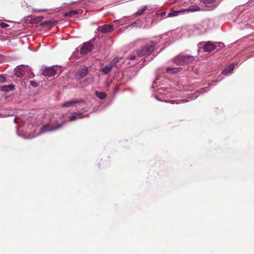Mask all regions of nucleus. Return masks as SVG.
Segmentation results:
<instances>
[{"instance_id": "1", "label": "nucleus", "mask_w": 254, "mask_h": 254, "mask_svg": "<svg viewBox=\"0 0 254 254\" xmlns=\"http://www.w3.org/2000/svg\"><path fill=\"white\" fill-rule=\"evenodd\" d=\"M194 61V57L190 55H178L173 59V62L178 65L188 64Z\"/></svg>"}, {"instance_id": "2", "label": "nucleus", "mask_w": 254, "mask_h": 254, "mask_svg": "<svg viewBox=\"0 0 254 254\" xmlns=\"http://www.w3.org/2000/svg\"><path fill=\"white\" fill-rule=\"evenodd\" d=\"M155 45H146L142 47L137 51V54L139 57H143L150 55L154 50Z\"/></svg>"}, {"instance_id": "3", "label": "nucleus", "mask_w": 254, "mask_h": 254, "mask_svg": "<svg viewBox=\"0 0 254 254\" xmlns=\"http://www.w3.org/2000/svg\"><path fill=\"white\" fill-rule=\"evenodd\" d=\"M120 60V58H114L108 65H106L101 68L100 71L105 74L109 73L113 69V67L116 66V64L119 62Z\"/></svg>"}, {"instance_id": "4", "label": "nucleus", "mask_w": 254, "mask_h": 254, "mask_svg": "<svg viewBox=\"0 0 254 254\" xmlns=\"http://www.w3.org/2000/svg\"><path fill=\"white\" fill-rule=\"evenodd\" d=\"M64 123H60L56 126L51 125L50 124H46L41 127L40 133H43L47 131L55 130L62 127Z\"/></svg>"}, {"instance_id": "5", "label": "nucleus", "mask_w": 254, "mask_h": 254, "mask_svg": "<svg viewBox=\"0 0 254 254\" xmlns=\"http://www.w3.org/2000/svg\"><path fill=\"white\" fill-rule=\"evenodd\" d=\"M88 68L85 66H82L78 71L75 74V76L78 78L81 79L85 77L87 74Z\"/></svg>"}, {"instance_id": "6", "label": "nucleus", "mask_w": 254, "mask_h": 254, "mask_svg": "<svg viewBox=\"0 0 254 254\" xmlns=\"http://www.w3.org/2000/svg\"><path fill=\"white\" fill-rule=\"evenodd\" d=\"M93 45L90 42L85 43L80 49L82 54H86L90 52L93 49Z\"/></svg>"}, {"instance_id": "7", "label": "nucleus", "mask_w": 254, "mask_h": 254, "mask_svg": "<svg viewBox=\"0 0 254 254\" xmlns=\"http://www.w3.org/2000/svg\"><path fill=\"white\" fill-rule=\"evenodd\" d=\"M56 70L53 67H49L45 68L42 71V75L47 76H52L56 74Z\"/></svg>"}, {"instance_id": "8", "label": "nucleus", "mask_w": 254, "mask_h": 254, "mask_svg": "<svg viewBox=\"0 0 254 254\" xmlns=\"http://www.w3.org/2000/svg\"><path fill=\"white\" fill-rule=\"evenodd\" d=\"M216 48L215 45L211 41L206 42L204 45L203 49L205 52H210Z\"/></svg>"}, {"instance_id": "9", "label": "nucleus", "mask_w": 254, "mask_h": 254, "mask_svg": "<svg viewBox=\"0 0 254 254\" xmlns=\"http://www.w3.org/2000/svg\"><path fill=\"white\" fill-rule=\"evenodd\" d=\"M58 23V21L52 19L49 21H45L40 23V25L47 28H52Z\"/></svg>"}, {"instance_id": "10", "label": "nucleus", "mask_w": 254, "mask_h": 254, "mask_svg": "<svg viewBox=\"0 0 254 254\" xmlns=\"http://www.w3.org/2000/svg\"><path fill=\"white\" fill-rule=\"evenodd\" d=\"M113 26L109 24L104 25L103 26H100L98 28L99 30L101 31L102 33H108L113 30Z\"/></svg>"}, {"instance_id": "11", "label": "nucleus", "mask_w": 254, "mask_h": 254, "mask_svg": "<svg viewBox=\"0 0 254 254\" xmlns=\"http://www.w3.org/2000/svg\"><path fill=\"white\" fill-rule=\"evenodd\" d=\"M83 102H84V101L83 100H81H81H74L69 101H67V102H65L64 103H63L62 105V107H69L71 106L72 105H73L74 104L82 103Z\"/></svg>"}, {"instance_id": "12", "label": "nucleus", "mask_w": 254, "mask_h": 254, "mask_svg": "<svg viewBox=\"0 0 254 254\" xmlns=\"http://www.w3.org/2000/svg\"><path fill=\"white\" fill-rule=\"evenodd\" d=\"M84 117L82 115V113L81 112H74L72 114L71 116L69 117V121H73L78 119H82Z\"/></svg>"}, {"instance_id": "13", "label": "nucleus", "mask_w": 254, "mask_h": 254, "mask_svg": "<svg viewBox=\"0 0 254 254\" xmlns=\"http://www.w3.org/2000/svg\"><path fill=\"white\" fill-rule=\"evenodd\" d=\"M235 65L234 64H230L227 67L225 68L222 73L225 75H228L229 73H231L233 69H234Z\"/></svg>"}, {"instance_id": "14", "label": "nucleus", "mask_w": 254, "mask_h": 254, "mask_svg": "<svg viewBox=\"0 0 254 254\" xmlns=\"http://www.w3.org/2000/svg\"><path fill=\"white\" fill-rule=\"evenodd\" d=\"M181 68L178 67H168L166 68V72L168 73H176L181 70Z\"/></svg>"}, {"instance_id": "15", "label": "nucleus", "mask_w": 254, "mask_h": 254, "mask_svg": "<svg viewBox=\"0 0 254 254\" xmlns=\"http://www.w3.org/2000/svg\"><path fill=\"white\" fill-rule=\"evenodd\" d=\"M14 87L12 85H9L7 86H2L1 87V89L3 91L9 92L13 90Z\"/></svg>"}, {"instance_id": "16", "label": "nucleus", "mask_w": 254, "mask_h": 254, "mask_svg": "<svg viewBox=\"0 0 254 254\" xmlns=\"http://www.w3.org/2000/svg\"><path fill=\"white\" fill-rule=\"evenodd\" d=\"M95 95L100 99H104L106 97V94L103 92L96 91Z\"/></svg>"}, {"instance_id": "17", "label": "nucleus", "mask_w": 254, "mask_h": 254, "mask_svg": "<svg viewBox=\"0 0 254 254\" xmlns=\"http://www.w3.org/2000/svg\"><path fill=\"white\" fill-rule=\"evenodd\" d=\"M147 9V6H143L139 9L137 12L135 13L136 14L138 15H142L144 12Z\"/></svg>"}, {"instance_id": "18", "label": "nucleus", "mask_w": 254, "mask_h": 254, "mask_svg": "<svg viewBox=\"0 0 254 254\" xmlns=\"http://www.w3.org/2000/svg\"><path fill=\"white\" fill-rule=\"evenodd\" d=\"M200 1L206 6L209 7L214 2L215 0H200Z\"/></svg>"}, {"instance_id": "19", "label": "nucleus", "mask_w": 254, "mask_h": 254, "mask_svg": "<svg viewBox=\"0 0 254 254\" xmlns=\"http://www.w3.org/2000/svg\"><path fill=\"white\" fill-rule=\"evenodd\" d=\"M77 14V12L76 10H71L69 12L65 13L64 16L65 17H71L74 15Z\"/></svg>"}, {"instance_id": "20", "label": "nucleus", "mask_w": 254, "mask_h": 254, "mask_svg": "<svg viewBox=\"0 0 254 254\" xmlns=\"http://www.w3.org/2000/svg\"><path fill=\"white\" fill-rule=\"evenodd\" d=\"M44 18L43 16H38L37 17H35L33 19H32L31 21V23H35L37 24L39 23L41 20Z\"/></svg>"}, {"instance_id": "21", "label": "nucleus", "mask_w": 254, "mask_h": 254, "mask_svg": "<svg viewBox=\"0 0 254 254\" xmlns=\"http://www.w3.org/2000/svg\"><path fill=\"white\" fill-rule=\"evenodd\" d=\"M199 7L196 5H192L190 6L188 9H186V11H196L199 10Z\"/></svg>"}, {"instance_id": "22", "label": "nucleus", "mask_w": 254, "mask_h": 254, "mask_svg": "<svg viewBox=\"0 0 254 254\" xmlns=\"http://www.w3.org/2000/svg\"><path fill=\"white\" fill-rule=\"evenodd\" d=\"M24 67L21 66L20 67H18L17 69L16 70V74L17 76L20 77L23 76L22 72L20 71L22 68H23Z\"/></svg>"}, {"instance_id": "23", "label": "nucleus", "mask_w": 254, "mask_h": 254, "mask_svg": "<svg viewBox=\"0 0 254 254\" xmlns=\"http://www.w3.org/2000/svg\"><path fill=\"white\" fill-rule=\"evenodd\" d=\"M179 12H180V11H176L171 12L169 13L168 16L169 17H171V16H177Z\"/></svg>"}, {"instance_id": "24", "label": "nucleus", "mask_w": 254, "mask_h": 254, "mask_svg": "<svg viewBox=\"0 0 254 254\" xmlns=\"http://www.w3.org/2000/svg\"><path fill=\"white\" fill-rule=\"evenodd\" d=\"M30 84L34 87H37L38 86L37 82L34 80H31Z\"/></svg>"}, {"instance_id": "25", "label": "nucleus", "mask_w": 254, "mask_h": 254, "mask_svg": "<svg viewBox=\"0 0 254 254\" xmlns=\"http://www.w3.org/2000/svg\"><path fill=\"white\" fill-rule=\"evenodd\" d=\"M0 25L1 27L4 28H6L9 26V25L8 24H7L6 23H4V22H1L0 23Z\"/></svg>"}, {"instance_id": "26", "label": "nucleus", "mask_w": 254, "mask_h": 254, "mask_svg": "<svg viewBox=\"0 0 254 254\" xmlns=\"http://www.w3.org/2000/svg\"><path fill=\"white\" fill-rule=\"evenodd\" d=\"M33 10L34 11H36V12H45V11H48V9H34Z\"/></svg>"}, {"instance_id": "27", "label": "nucleus", "mask_w": 254, "mask_h": 254, "mask_svg": "<svg viewBox=\"0 0 254 254\" xmlns=\"http://www.w3.org/2000/svg\"><path fill=\"white\" fill-rule=\"evenodd\" d=\"M5 80H6V78H5V76H4L3 75H0V82H3L5 81Z\"/></svg>"}, {"instance_id": "28", "label": "nucleus", "mask_w": 254, "mask_h": 254, "mask_svg": "<svg viewBox=\"0 0 254 254\" xmlns=\"http://www.w3.org/2000/svg\"><path fill=\"white\" fill-rule=\"evenodd\" d=\"M129 59L130 60H131V61L134 60L135 59V56H134V55H133V56H131L129 57Z\"/></svg>"}, {"instance_id": "29", "label": "nucleus", "mask_w": 254, "mask_h": 254, "mask_svg": "<svg viewBox=\"0 0 254 254\" xmlns=\"http://www.w3.org/2000/svg\"><path fill=\"white\" fill-rule=\"evenodd\" d=\"M18 118H15V119H14V122H15V123H17V122H18Z\"/></svg>"}]
</instances>
